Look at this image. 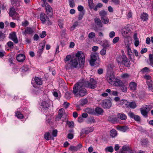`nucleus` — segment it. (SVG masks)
Instances as JSON below:
<instances>
[{
	"mask_svg": "<svg viewBox=\"0 0 153 153\" xmlns=\"http://www.w3.org/2000/svg\"><path fill=\"white\" fill-rule=\"evenodd\" d=\"M68 2L70 7L73 8L75 6V4L74 0H69Z\"/></svg>",
	"mask_w": 153,
	"mask_h": 153,
	"instance_id": "de8ad7c7",
	"label": "nucleus"
},
{
	"mask_svg": "<svg viewBox=\"0 0 153 153\" xmlns=\"http://www.w3.org/2000/svg\"><path fill=\"white\" fill-rule=\"evenodd\" d=\"M32 83L34 88H38L39 86L42 85V80L41 78L38 77H35L34 78V82H33V81Z\"/></svg>",
	"mask_w": 153,
	"mask_h": 153,
	"instance_id": "1a4fd4ad",
	"label": "nucleus"
},
{
	"mask_svg": "<svg viewBox=\"0 0 153 153\" xmlns=\"http://www.w3.org/2000/svg\"><path fill=\"white\" fill-rule=\"evenodd\" d=\"M117 118L122 120H125L127 118L126 115L124 113H118L117 114Z\"/></svg>",
	"mask_w": 153,
	"mask_h": 153,
	"instance_id": "b1692460",
	"label": "nucleus"
},
{
	"mask_svg": "<svg viewBox=\"0 0 153 153\" xmlns=\"http://www.w3.org/2000/svg\"><path fill=\"white\" fill-rule=\"evenodd\" d=\"M106 49L104 48H103L100 51V54L102 56H104L106 54Z\"/></svg>",
	"mask_w": 153,
	"mask_h": 153,
	"instance_id": "864d4df0",
	"label": "nucleus"
},
{
	"mask_svg": "<svg viewBox=\"0 0 153 153\" xmlns=\"http://www.w3.org/2000/svg\"><path fill=\"white\" fill-rule=\"evenodd\" d=\"M116 60L117 63L120 64H123L126 67H129L130 65V62L128 61L127 57L124 53L122 56L119 55L116 57Z\"/></svg>",
	"mask_w": 153,
	"mask_h": 153,
	"instance_id": "f03ea898",
	"label": "nucleus"
},
{
	"mask_svg": "<svg viewBox=\"0 0 153 153\" xmlns=\"http://www.w3.org/2000/svg\"><path fill=\"white\" fill-rule=\"evenodd\" d=\"M101 19L102 22L104 24H107L109 22V19L107 18L104 17L103 18H101Z\"/></svg>",
	"mask_w": 153,
	"mask_h": 153,
	"instance_id": "09e8293b",
	"label": "nucleus"
},
{
	"mask_svg": "<svg viewBox=\"0 0 153 153\" xmlns=\"http://www.w3.org/2000/svg\"><path fill=\"white\" fill-rule=\"evenodd\" d=\"M147 84L148 86L149 89V90H152L153 89L152 82L151 80L146 81Z\"/></svg>",
	"mask_w": 153,
	"mask_h": 153,
	"instance_id": "72a5a7b5",
	"label": "nucleus"
},
{
	"mask_svg": "<svg viewBox=\"0 0 153 153\" xmlns=\"http://www.w3.org/2000/svg\"><path fill=\"white\" fill-rule=\"evenodd\" d=\"M99 57L98 54L96 53H92L90 55L89 62L91 66H94L95 63L99 64L100 63Z\"/></svg>",
	"mask_w": 153,
	"mask_h": 153,
	"instance_id": "20e7f679",
	"label": "nucleus"
},
{
	"mask_svg": "<svg viewBox=\"0 0 153 153\" xmlns=\"http://www.w3.org/2000/svg\"><path fill=\"white\" fill-rule=\"evenodd\" d=\"M79 102L80 105L81 106H83L88 103V101L87 98H85L81 99Z\"/></svg>",
	"mask_w": 153,
	"mask_h": 153,
	"instance_id": "2f4dec72",
	"label": "nucleus"
},
{
	"mask_svg": "<svg viewBox=\"0 0 153 153\" xmlns=\"http://www.w3.org/2000/svg\"><path fill=\"white\" fill-rule=\"evenodd\" d=\"M137 107L136 103L134 102H129L128 103V107L132 108H134Z\"/></svg>",
	"mask_w": 153,
	"mask_h": 153,
	"instance_id": "473e14b6",
	"label": "nucleus"
},
{
	"mask_svg": "<svg viewBox=\"0 0 153 153\" xmlns=\"http://www.w3.org/2000/svg\"><path fill=\"white\" fill-rule=\"evenodd\" d=\"M67 124L69 127L73 128L74 126V123L72 121H68L67 122Z\"/></svg>",
	"mask_w": 153,
	"mask_h": 153,
	"instance_id": "5fc2aeb1",
	"label": "nucleus"
},
{
	"mask_svg": "<svg viewBox=\"0 0 153 153\" xmlns=\"http://www.w3.org/2000/svg\"><path fill=\"white\" fill-rule=\"evenodd\" d=\"M84 14V12H80L78 17V19L79 20H81L83 17V15Z\"/></svg>",
	"mask_w": 153,
	"mask_h": 153,
	"instance_id": "6e6d98bb",
	"label": "nucleus"
},
{
	"mask_svg": "<svg viewBox=\"0 0 153 153\" xmlns=\"http://www.w3.org/2000/svg\"><path fill=\"white\" fill-rule=\"evenodd\" d=\"M117 129L123 132H126L128 128L127 126H118L117 127Z\"/></svg>",
	"mask_w": 153,
	"mask_h": 153,
	"instance_id": "a878e982",
	"label": "nucleus"
},
{
	"mask_svg": "<svg viewBox=\"0 0 153 153\" xmlns=\"http://www.w3.org/2000/svg\"><path fill=\"white\" fill-rule=\"evenodd\" d=\"M16 116L19 119H22L24 117L23 115L18 111L16 113Z\"/></svg>",
	"mask_w": 153,
	"mask_h": 153,
	"instance_id": "a19ab883",
	"label": "nucleus"
},
{
	"mask_svg": "<svg viewBox=\"0 0 153 153\" xmlns=\"http://www.w3.org/2000/svg\"><path fill=\"white\" fill-rule=\"evenodd\" d=\"M144 79L146 80V81L151 80V76L149 75H145L143 76Z\"/></svg>",
	"mask_w": 153,
	"mask_h": 153,
	"instance_id": "69168bd1",
	"label": "nucleus"
},
{
	"mask_svg": "<svg viewBox=\"0 0 153 153\" xmlns=\"http://www.w3.org/2000/svg\"><path fill=\"white\" fill-rule=\"evenodd\" d=\"M149 108V106L148 105H146L145 106L140 108L141 113L146 118L148 117V114L149 111L148 109Z\"/></svg>",
	"mask_w": 153,
	"mask_h": 153,
	"instance_id": "f8f14e48",
	"label": "nucleus"
},
{
	"mask_svg": "<svg viewBox=\"0 0 153 153\" xmlns=\"http://www.w3.org/2000/svg\"><path fill=\"white\" fill-rule=\"evenodd\" d=\"M113 68L111 65H109L108 67L107 74H113Z\"/></svg>",
	"mask_w": 153,
	"mask_h": 153,
	"instance_id": "37998d69",
	"label": "nucleus"
},
{
	"mask_svg": "<svg viewBox=\"0 0 153 153\" xmlns=\"http://www.w3.org/2000/svg\"><path fill=\"white\" fill-rule=\"evenodd\" d=\"M137 84L134 82H131L129 84L130 90L134 91L136 90Z\"/></svg>",
	"mask_w": 153,
	"mask_h": 153,
	"instance_id": "412c9836",
	"label": "nucleus"
},
{
	"mask_svg": "<svg viewBox=\"0 0 153 153\" xmlns=\"http://www.w3.org/2000/svg\"><path fill=\"white\" fill-rule=\"evenodd\" d=\"M95 113L96 112L97 114H101L103 112V110L101 108L99 107H97L95 109Z\"/></svg>",
	"mask_w": 153,
	"mask_h": 153,
	"instance_id": "e433bc0d",
	"label": "nucleus"
},
{
	"mask_svg": "<svg viewBox=\"0 0 153 153\" xmlns=\"http://www.w3.org/2000/svg\"><path fill=\"white\" fill-rule=\"evenodd\" d=\"M112 103L111 101L108 99H105L103 100L101 105L104 108H109L111 106Z\"/></svg>",
	"mask_w": 153,
	"mask_h": 153,
	"instance_id": "9d476101",
	"label": "nucleus"
},
{
	"mask_svg": "<svg viewBox=\"0 0 153 153\" xmlns=\"http://www.w3.org/2000/svg\"><path fill=\"white\" fill-rule=\"evenodd\" d=\"M85 111L86 113L91 114L94 115L95 114V111L94 109L87 108H86Z\"/></svg>",
	"mask_w": 153,
	"mask_h": 153,
	"instance_id": "cd10ccee",
	"label": "nucleus"
},
{
	"mask_svg": "<svg viewBox=\"0 0 153 153\" xmlns=\"http://www.w3.org/2000/svg\"><path fill=\"white\" fill-rule=\"evenodd\" d=\"M99 15L101 16V18H103L107 15V13L105 10H102L100 12Z\"/></svg>",
	"mask_w": 153,
	"mask_h": 153,
	"instance_id": "58836bf2",
	"label": "nucleus"
},
{
	"mask_svg": "<svg viewBox=\"0 0 153 153\" xmlns=\"http://www.w3.org/2000/svg\"><path fill=\"white\" fill-rule=\"evenodd\" d=\"M95 36V34L94 32H91L88 35V37L90 39L94 38Z\"/></svg>",
	"mask_w": 153,
	"mask_h": 153,
	"instance_id": "8fccbe9b",
	"label": "nucleus"
},
{
	"mask_svg": "<svg viewBox=\"0 0 153 153\" xmlns=\"http://www.w3.org/2000/svg\"><path fill=\"white\" fill-rule=\"evenodd\" d=\"M82 147V145L80 143L76 146H71L69 148V150L71 151H76L79 150Z\"/></svg>",
	"mask_w": 153,
	"mask_h": 153,
	"instance_id": "2eb2a0df",
	"label": "nucleus"
},
{
	"mask_svg": "<svg viewBox=\"0 0 153 153\" xmlns=\"http://www.w3.org/2000/svg\"><path fill=\"white\" fill-rule=\"evenodd\" d=\"M71 56L69 55H67L65 59V62L67 64V63H68V61H69L71 59Z\"/></svg>",
	"mask_w": 153,
	"mask_h": 153,
	"instance_id": "4d7b16f0",
	"label": "nucleus"
},
{
	"mask_svg": "<svg viewBox=\"0 0 153 153\" xmlns=\"http://www.w3.org/2000/svg\"><path fill=\"white\" fill-rule=\"evenodd\" d=\"M105 91L108 93L111 96H117L118 95L119 93L116 91L112 90L111 91L110 89H107Z\"/></svg>",
	"mask_w": 153,
	"mask_h": 153,
	"instance_id": "f3484780",
	"label": "nucleus"
},
{
	"mask_svg": "<svg viewBox=\"0 0 153 153\" xmlns=\"http://www.w3.org/2000/svg\"><path fill=\"white\" fill-rule=\"evenodd\" d=\"M95 23L99 27H102L103 26V25L99 18H95L94 19Z\"/></svg>",
	"mask_w": 153,
	"mask_h": 153,
	"instance_id": "393cba45",
	"label": "nucleus"
},
{
	"mask_svg": "<svg viewBox=\"0 0 153 153\" xmlns=\"http://www.w3.org/2000/svg\"><path fill=\"white\" fill-rule=\"evenodd\" d=\"M79 61H78L77 58L71 59L70 62L67 63L65 68L67 69L77 68L78 66V64H79Z\"/></svg>",
	"mask_w": 153,
	"mask_h": 153,
	"instance_id": "423d86ee",
	"label": "nucleus"
},
{
	"mask_svg": "<svg viewBox=\"0 0 153 153\" xmlns=\"http://www.w3.org/2000/svg\"><path fill=\"white\" fill-rule=\"evenodd\" d=\"M46 32L45 31H43L40 34V36L42 38H43L46 36Z\"/></svg>",
	"mask_w": 153,
	"mask_h": 153,
	"instance_id": "052dcab7",
	"label": "nucleus"
},
{
	"mask_svg": "<svg viewBox=\"0 0 153 153\" xmlns=\"http://www.w3.org/2000/svg\"><path fill=\"white\" fill-rule=\"evenodd\" d=\"M133 119L137 121H139L140 120V116L137 115H135Z\"/></svg>",
	"mask_w": 153,
	"mask_h": 153,
	"instance_id": "680f3d73",
	"label": "nucleus"
},
{
	"mask_svg": "<svg viewBox=\"0 0 153 153\" xmlns=\"http://www.w3.org/2000/svg\"><path fill=\"white\" fill-rule=\"evenodd\" d=\"M52 104V102L48 98L43 100L41 104V108L44 109H47Z\"/></svg>",
	"mask_w": 153,
	"mask_h": 153,
	"instance_id": "6e6552de",
	"label": "nucleus"
},
{
	"mask_svg": "<svg viewBox=\"0 0 153 153\" xmlns=\"http://www.w3.org/2000/svg\"><path fill=\"white\" fill-rule=\"evenodd\" d=\"M77 9L80 12H84L83 10L84 9L83 7L81 5H79L77 7Z\"/></svg>",
	"mask_w": 153,
	"mask_h": 153,
	"instance_id": "338daca9",
	"label": "nucleus"
},
{
	"mask_svg": "<svg viewBox=\"0 0 153 153\" xmlns=\"http://www.w3.org/2000/svg\"><path fill=\"white\" fill-rule=\"evenodd\" d=\"M128 103L129 102L127 100H122L120 101L119 104L123 107H128Z\"/></svg>",
	"mask_w": 153,
	"mask_h": 153,
	"instance_id": "aec40b11",
	"label": "nucleus"
},
{
	"mask_svg": "<svg viewBox=\"0 0 153 153\" xmlns=\"http://www.w3.org/2000/svg\"><path fill=\"white\" fill-rule=\"evenodd\" d=\"M127 52V55L128 56V57L130 59H131V55L132 53V52L131 51V48L130 46L128 45H127L126 46Z\"/></svg>",
	"mask_w": 153,
	"mask_h": 153,
	"instance_id": "c756f323",
	"label": "nucleus"
},
{
	"mask_svg": "<svg viewBox=\"0 0 153 153\" xmlns=\"http://www.w3.org/2000/svg\"><path fill=\"white\" fill-rule=\"evenodd\" d=\"M96 120L94 117H88L86 120V123L88 124H91L96 122Z\"/></svg>",
	"mask_w": 153,
	"mask_h": 153,
	"instance_id": "6ab92c4d",
	"label": "nucleus"
},
{
	"mask_svg": "<svg viewBox=\"0 0 153 153\" xmlns=\"http://www.w3.org/2000/svg\"><path fill=\"white\" fill-rule=\"evenodd\" d=\"M149 70L148 68L147 67H145L141 70L140 72L142 73H144L146 72H149Z\"/></svg>",
	"mask_w": 153,
	"mask_h": 153,
	"instance_id": "3c124183",
	"label": "nucleus"
},
{
	"mask_svg": "<svg viewBox=\"0 0 153 153\" xmlns=\"http://www.w3.org/2000/svg\"><path fill=\"white\" fill-rule=\"evenodd\" d=\"M34 32L33 29V28L27 27L26 28L24 31L22 33L24 35H26V34H31Z\"/></svg>",
	"mask_w": 153,
	"mask_h": 153,
	"instance_id": "dca6fc26",
	"label": "nucleus"
},
{
	"mask_svg": "<svg viewBox=\"0 0 153 153\" xmlns=\"http://www.w3.org/2000/svg\"><path fill=\"white\" fill-rule=\"evenodd\" d=\"M25 56L23 54H20L18 55L16 57L17 60L19 62H23L25 59Z\"/></svg>",
	"mask_w": 153,
	"mask_h": 153,
	"instance_id": "a211bd4d",
	"label": "nucleus"
},
{
	"mask_svg": "<svg viewBox=\"0 0 153 153\" xmlns=\"http://www.w3.org/2000/svg\"><path fill=\"white\" fill-rule=\"evenodd\" d=\"M134 45L136 47H137L139 45L140 42L138 39L137 37V34H134Z\"/></svg>",
	"mask_w": 153,
	"mask_h": 153,
	"instance_id": "bb28decb",
	"label": "nucleus"
},
{
	"mask_svg": "<svg viewBox=\"0 0 153 153\" xmlns=\"http://www.w3.org/2000/svg\"><path fill=\"white\" fill-rule=\"evenodd\" d=\"M9 38L13 40L15 43H18V40L15 32H12L9 34Z\"/></svg>",
	"mask_w": 153,
	"mask_h": 153,
	"instance_id": "ddd939ff",
	"label": "nucleus"
},
{
	"mask_svg": "<svg viewBox=\"0 0 153 153\" xmlns=\"http://www.w3.org/2000/svg\"><path fill=\"white\" fill-rule=\"evenodd\" d=\"M45 139L47 140H48L50 139L54 140V139L52 136L50 135V132H46L44 135Z\"/></svg>",
	"mask_w": 153,
	"mask_h": 153,
	"instance_id": "4be33fe9",
	"label": "nucleus"
},
{
	"mask_svg": "<svg viewBox=\"0 0 153 153\" xmlns=\"http://www.w3.org/2000/svg\"><path fill=\"white\" fill-rule=\"evenodd\" d=\"M81 80H83L84 83L85 84L86 87H88L91 89H94L97 86V82L93 78L90 79L89 82L86 81L83 79H81Z\"/></svg>",
	"mask_w": 153,
	"mask_h": 153,
	"instance_id": "0eeeda50",
	"label": "nucleus"
},
{
	"mask_svg": "<svg viewBox=\"0 0 153 153\" xmlns=\"http://www.w3.org/2000/svg\"><path fill=\"white\" fill-rule=\"evenodd\" d=\"M149 59L150 65L153 67V54L149 55Z\"/></svg>",
	"mask_w": 153,
	"mask_h": 153,
	"instance_id": "79ce46f5",
	"label": "nucleus"
},
{
	"mask_svg": "<svg viewBox=\"0 0 153 153\" xmlns=\"http://www.w3.org/2000/svg\"><path fill=\"white\" fill-rule=\"evenodd\" d=\"M106 79L109 84L115 86H117L120 82V80L115 78L114 74H107Z\"/></svg>",
	"mask_w": 153,
	"mask_h": 153,
	"instance_id": "7ed1b4c3",
	"label": "nucleus"
},
{
	"mask_svg": "<svg viewBox=\"0 0 153 153\" xmlns=\"http://www.w3.org/2000/svg\"><path fill=\"white\" fill-rule=\"evenodd\" d=\"M114 149L113 147L111 146L107 147L105 148V151L106 152H112Z\"/></svg>",
	"mask_w": 153,
	"mask_h": 153,
	"instance_id": "49530a36",
	"label": "nucleus"
},
{
	"mask_svg": "<svg viewBox=\"0 0 153 153\" xmlns=\"http://www.w3.org/2000/svg\"><path fill=\"white\" fill-rule=\"evenodd\" d=\"M57 131L56 130H53L52 132V137H55L57 136Z\"/></svg>",
	"mask_w": 153,
	"mask_h": 153,
	"instance_id": "13d9d810",
	"label": "nucleus"
},
{
	"mask_svg": "<svg viewBox=\"0 0 153 153\" xmlns=\"http://www.w3.org/2000/svg\"><path fill=\"white\" fill-rule=\"evenodd\" d=\"M141 18L144 21H146L148 19V15L147 13H143L141 15Z\"/></svg>",
	"mask_w": 153,
	"mask_h": 153,
	"instance_id": "c9c22d12",
	"label": "nucleus"
},
{
	"mask_svg": "<svg viewBox=\"0 0 153 153\" xmlns=\"http://www.w3.org/2000/svg\"><path fill=\"white\" fill-rule=\"evenodd\" d=\"M94 130V128L93 127L88 128L87 129L85 130V133L86 134H88L89 133L92 132Z\"/></svg>",
	"mask_w": 153,
	"mask_h": 153,
	"instance_id": "ea45409f",
	"label": "nucleus"
},
{
	"mask_svg": "<svg viewBox=\"0 0 153 153\" xmlns=\"http://www.w3.org/2000/svg\"><path fill=\"white\" fill-rule=\"evenodd\" d=\"M22 71L23 72H25L29 70V68L27 65H24L22 68Z\"/></svg>",
	"mask_w": 153,
	"mask_h": 153,
	"instance_id": "c03bdc74",
	"label": "nucleus"
},
{
	"mask_svg": "<svg viewBox=\"0 0 153 153\" xmlns=\"http://www.w3.org/2000/svg\"><path fill=\"white\" fill-rule=\"evenodd\" d=\"M78 25V22L77 21L75 22L73 25L70 28V30L71 31L75 29V28Z\"/></svg>",
	"mask_w": 153,
	"mask_h": 153,
	"instance_id": "a18cd8bd",
	"label": "nucleus"
},
{
	"mask_svg": "<svg viewBox=\"0 0 153 153\" xmlns=\"http://www.w3.org/2000/svg\"><path fill=\"white\" fill-rule=\"evenodd\" d=\"M128 115L131 118H133L135 115L134 113L131 111H130L128 113Z\"/></svg>",
	"mask_w": 153,
	"mask_h": 153,
	"instance_id": "774afa93",
	"label": "nucleus"
},
{
	"mask_svg": "<svg viewBox=\"0 0 153 153\" xmlns=\"http://www.w3.org/2000/svg\"><path fill=\"white\" fill-rule=\"evenodd\" d=\"M115 33L114 31H111L110 32L109 34V36L110 38H113L115 36Z\"/></svg>",
	"mask_w": 153,
	"mask_h": 153,
	"instance_id": "bf43d9fd",
	"label": "nucleus"
},
{
	"mask_svg": "<svg viewBox=\"0 0 153 153\" xmlns=\"http://www.w3.org/2000/svg\"><path fill=\"white\" fill-rule=\"evenodd\" d=\"M129 76L128 74L126 73L122 74L121 75V77L123 78H128L129 77Z\"/></svg>",
	"mask_w": 153,
	"mask_h": 153,
	"instance_id": "e2e57ef3",
	"label": "nucleus"
},
{
	"mask_svg": "<svg viewBox=\"0 0 153 153\" xmlns=\"http://www.w3.org/2000/svg\"><path fill=\"white\" fill-rule=\"evenodd\" d=\"M40 19L43 23H44L46 21L49 25H51V23L49 21L48 16L44 13H42L40 16Z\"/></svg>",
	"mask_w": 153,
	"mask_h": 153,
	"instance_id": "9b49d317",
	"label": "nucleus"
},
{
	"mask_svg": "<svg viewBox=\"0 0 153 153\" xmlns=\"http://www.w3.org/2000/svg\"><path fill=\"white\" fill-rule=\"evenodd\" d=\"M7 45L10 48H13V43L11 41H9L7 43Z\"/></svg>",
	"mask_w": 153,
	"mask_h": 153,
	"instance_id": "603ef678",
	"label": "nucleus"
},
{
	"mask_svg": "<svg viewBox=\"0 0 153 153\" xmlns=\"http://www.w3.org/2000/svg\"><path fill=\"white\" fill-rule=\"evenodd\" d=\"M17 13L16 12L15 10L13 8H10V9L9 15L10 16H13L15 15H17Z\"/></svg>",
	"mask_w": 153,
	"mask_h": 153,
	"instance_id": "7c9ffc66",
	"label": "nucleus"
},
{
	"mask_svg": "<svg viewBox=\"0 0 153 153\" xmlns=\"http://www.w3.org/2000/svg\"><path fill=\"white\" fill-rule=\"evenodd\" d=\"M93 2V0H88V5L91 9H92L94 7V4Z\"/></svg>",
	"mask_w": 153,
	"mask_h": 153,
	"instance_id": "4c0bfd02",
	"label": "nucleus"
},
{
	"mask_svg": "<svg viewBox=\"0 0 153 153\" xmlns=\"http://www.w3.org/2000/svg\"><path fill=\"white\" fill-rule=\"evenodd\" d=\"M119 40V38L118 37H115L113 40V42L115 44L117 43Z\"/></svg>",
	"mask_w": 153,
	"mask_h": 153,
	"instance_id": "0e129e2a",
	"label": "nucleus"
},
{
	"mask_svg": "<svg viewBox=\"0 0 153 153\" xmlns=\"http://www.w3.org/2000/svg\"><path fill=\"white\" fill-rule=\"evenodd\" d=\"M75 56L77 58L78 61H79V65L81 67L85 62V56L84 53L82 51H79L76 53Z\"/></svg>",
	"mask_w": 153,
	"mask_h": 153,
	"instance_id": "39448f33",
	"label": "nucleus"
},
{
	"mask_svg": "<svg viewBox=\"0 0 153 153\" xmlns=\"http://www.w3.org/2000/svg\"><path fill=\"white\" fill-rule=\"evenodd\" d=\"M119 85L117 86L120 87L121 90L122 92L126 93L127 92V88L126 85L123 83V82L120 80V82L119 83Z\"/></svg>",
	"mask_w": 153,
	"mask_h": 153,
	"instance_id": "4468645a",
	"label": "nucleus"
},
{
	"mask_svg": "<svg viewBox=\"0 0 153 153\" xmlns=\"http://www.w3.org/2000/svg\"><path fill=\"white\" fill-rule=\"evenodd\" d=\"M83 80L80 79L74 86L73 93L76 96H79L81 97L86 95L87 94Z\"/></svg>",
	"mask_w": 153,
	"mask_h": 153,
	"instance_id": "f257e3e1",
	"label": "nucleus"
},
{
	"mask_svg": "<svg viewBox=\"0 0 153 153\" xmlns=\"http://www.w3.org/2000/svg\"><path fill=\"white\" fill-rule=\"evenodd\" d=\"M110 135L112 137H114L117 135V131L115 130H112L110 131Z\"/></svg>",
	"mask_w": 153,
	"mask_h": 153,
	"instance_id": "f704fd0d",
	"label": "nucleus"
},
{
	"mask_svg": "<svg viewBox=\"0 0 153 153\" xmlns=\"http://www.w3.org/2000/svg\"><path fill=\"white\" fill-rule=\"evenodd\" d=\"M46 10L48 14L50 13L52 14L53 13V10L52 7L49 5L48 4H46Z\"/></svg>",
	"mask_w": 153,
	"mask_h": 153,
	"instance_id": "c85d7f7f",
	"label": "nucleus"
},
{
	"mask_svg": "<svg viewBox=\"0 0 153 153\" xmlns=\"http://www.w3.org/2000/svg\"><path fill=\"white\" fill-rule=\"evenodd\" d=\"M108 120L109 121L113 123H114L115 122L118 121L117 118L113 115L110 116L108 118Z\"/></svg>",
	"mask_w": 153,
	"mask_h": 153,
	"instance_id": "5701e85b",
	"label": "nucleus"
}]
</instances>
